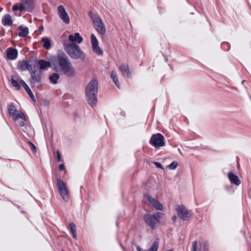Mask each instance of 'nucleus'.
<instances>
[{
    "mask_svg": "<svg viewBox=\"0 0 251 251\" xmlns=\"http://www.w3.org/2000/svg\"><path fill=\"white\" fill-rule=\"evenodd\" d=\"M51 62L56 71L58 66L66 76L72 77L75 75V68L64 52L57 53L56 56L51 58Z\"/></svg>",
    "mask_w": 251,
    "mask_h": 251,
    "instance_id": "obj_1",
    "label": "nucleus"
},
{
    "mask_svg": "<svg viewBox=\"0 0 251 251\" xmlns=\"http://www.w3.org/2000/svg\"><path fill=\"white\" fill-rule=\"evenodd\" d=\"M98 81L92 79L87 84L85 89V100L91 107L95 106L98 102Z\"/></svg>",
    "mask_w": 251,
    "mask_h": 251,
    "instance_id": "obj_2",
    "label": "nucleus"
},
{
    "mask_svg": "<svg viewBox=\"0 0 251 251\" xmlns=\"http://www.w3.org/2000/svg\"><path fill=\"white\" fill-rule=\"evenodd\" d=\"M63 45L65 50L71 58L74 59H80L83 61L84 60L85 54L76 43H70L69 45H65L64 44Z\"/></svg>",
    "mask_w": 251,
    "mask_h": 251,
    "instance_id": "obj_3",
    "label": "nucleus"
},
{
    "mask_svg": "<svg viewBox=\"0 0 251 251\" xmlns=\"http://www.w3.org/2000/svg\"><path fill=\"white\" fill-rule=\"evenodd\" d=\"M88 14L95 26L97 31L101 35L105 34L106 32L105 26L100 16L91 11L89 12Z\"/></svg>",
    "mask_w": 251,
    "mask_h": 251,
    "instance_id": "obj_4",
    "label": "nucleus"
},
{
    "mask_svg": "<svg viewBox=\"0 0 251 251\" xmlns=\"http://www.w3.org/2000/svg\"><path fill=\"white\" fill-rule=\"evenodd\" d=\"M31 77L29 79V84L32 88L35 86V84L38 85V88L42 86V72L41 71H37L36 69H33L29 71Z\"/></svg>",
    "mask_w": 251,
    "mask_h": 251,
    "instance_id": "obj_5",
    "label": "nucleus"
},
{
    "mask_svg": "<svg viewBox=\"0 0 251 251\" xmlns=\"http://www.w3.org/2000/svg\"><path fill=\"white\" fill-rule=\"evenodd\" d=\"M57 187L61 196L65 201H68L69 200L68 191L65 182L60 178H57Z\"/></svg>",
    "mask_w": 251,
    "mask_h": 251,
    "instance_id": "obj_6",
    "label": "nucleus"
},
{
    "mask_svg": "<svg viewBox=\"0 0 251 251\" xmlns=\"http://www.w3.org/2000/svg\"><path fill=\"white\" fill-rule=\"evenodd\" d=\"M176 210L178 217L184 221H188L192 215V211L187 210L182 204L177 206Z\"/></svg>",
    "mask_w": 251,
    "mask_h": 251,
    "instance_id": "obj_7",
    "label": "nucleus"
},
{
    "mask_svg": "<svg viewBox=\"0 0 251 251\" xmlns=\"http://www.w3.org/2000/svg\"><path fill=\"white\" fill-rule=\"evenodd\" d=\"M149 143L155 148L163 147L165 145L164 137L162 134L159 133L153 134L151 136Z\"/></svg>",
    "mask_w": 251,
    "mask_h": 251,
    "instance_id": "obj_8",
    "label": "nucleus"
},
{
    "mask_svg": "<svg viewBox=\"0 0 251 251\" xmlns=\"http://www.w3.org/2000/svg\"><path fill=\"white\" fill-rule=\"evenodd\" d=\"M143 220L147 225L152 229L157 227V221L155 217L152 214L147 213L143 216Z\"/></svg>",
    "mask_w": 251,
    "mask_h": 251,
    "instance_id": "obj_9",
    "label": "nucleus"
},
{
    "mask_svg": "<svg viewBox=\"0 0 251 251\" xmlns=\"http://www.w3.org/2000/svg\"><path fill=\"white\" fill-rule=\"evenodd\" d=\"M91 42L92 44V49L94 52L99 55L103 54V51L99 46V42L94 34L91 35Z\"/></svg>",
    "mask_w": 251,
    "mask_h": 251,
    "instance_id": "obj_10",
    "label": "nucleus"
},
{
    "mask_svg": "<svg viewBox=\"0 0 251 251\" xmlns=\"http://www.w3.org/2000/svg\"><path fill=\"white\" fill-rule=\"evenodd\" d=\"M5 52L7 57L9 60H15L18 57V51L15 48L9 47L6 49Z\"/></svg>",
    "mask_w": 251,
    "mask_h": 251,
    "instance_id": "obj_11",
    "label": "nucleus"
},
{
    "mask_svg": "<svg viewBox=\"0 0 251 251\" xmlns=\"http://www.w3.org/2000/svg\"><path fill=\"white\" fill-rule=\"evenodd\" d=\"M18 69H20L22 71L28 70L29 72L31 70L33 69V66L30 64L28 61L23 60L18 62Z\"/></svg>",
    "mask_w": 251,
    "mask_h": 251,
    "instance_id": "obj_12",
    "label": "nucleus"
},
{
    "mask_svg": "<svg viewBox=\"0 0 251 251\" xmlns=\"http://www.w3.org/2000/svg\"><path fill=\"white\" fill-rule=\"evenodd\" d=\"M119 68L124 77L127 78L131 77L132 72L127 64L122 63L120 65Z\"/></svg>",
    "mask_w": 251,
    "mask_h": 251,
    "instance_id": "obj_13",
    "label": "nucleus"
},
{
    "mask_svg": "<svg viewBox=\"0 0 251 251\" xmlns=\"http://www.w3.org/2000/svg\"><path fill=\"white\" fill-rule=\"evenodd\" d=\"M227 176L231 183L234 184L237 186H238L240 184L241 181L239 177L235 175L234 173L231 172H229L228 173Z\"/></svg>",
    "mask_w": 251,
    "mask_h": 251,
    "instance_id": "obj_14",
    "label": "nucleus"
},
{
    "mask_svg": "<svg viewBox=\"0 0 251 251\" xmlns=\"http://www.w3.org/2000/svg\"><path fill=\"white\" fill-rule=\"evenodd\" d=\"M68 39L70 43H75V41L78 44L81 43L83 41V38L78 32L75 33L74 36L72 34H70L68 36Z\"/></svg>",
    "mask_w": 251,
    "mask_h": 251,
    "instance_id": "obj_15",
    "label": "nucleus"
},
{
    "mask_svg": "<svg viewBox=\"0 0 251 251\" xmlns=\"http://www.w3.org/2000/svg\"><path fill=\"white\" fill-rule=\"evenodd\" d=\"M21 2L23 3L26 7V11L31 12L34 8V0H21Z\"/></svg>",
    "mask_w": 251,
    "mask_h": 251,
    "instance_id": "obj_16",
    "label": "nucleus"
},
{
    "mask_svg": "<svg viewBox=\"0 0 251 251\" xmlns=\"http://www.w3.org/2000/svg\"><path fill=\"white\" fill-rule=\"evenodd\" d=\"M20 82H21V84L22 85V86L25 88V91L28 94V95L30 97V98H31V99L32 100H33V101H35L36 100H35V97H34L33 93L32 92L31 89L29 87V86L27 85V84L25 82V81L22 79L20 80Z\"/></svg>",
    "mask_w": 251,
    "mask_h": 251,
    "instance_id": "obj_17",
    "label": "nucleus"
},
{
    "mask_svg": "<svg viewBox=\"0 0 251 251\" xmlns=\"http://www.w3.org/2000/svg\"><path fill=\"white\" fill-rule=\"evenodd\" d=\"M1 23L4 26L11 25L13 23L11 16L8 14H5L2 18Z\"/></svg>",
    "mask_w": 251,
    "mask_h": 251,
    "instance_id": "obj_18",
    "label": "nucleus"
},
{
    "mask_svg": "<svg viewBox=\"0 0 251 251\" xmlns=\"http://www.w3.org/2000/svg\"><path fill=\"white\" fill-rule=\"evenodd\" d=\"M38 65L39 67V71L44 70L47 67H51V63L49 61H46L44 59H40L38 61Z\"/></svg>",
    "mask_w": 251,
    "mask_h": 251,
    "instance_id": "obj_19",
    "label": "nucleus"
},
{
    "mask_svg": "<svg viewBox=\"0 0 251 251\" xmlns=\"http://www.w3.org/2000/svg\"><path fill=\"white\" fill-rule=\"evenodd\" d=\"M18 30L20 31L18 33V36L21 37H25L29 33L28 28L27 27H23L22 25H20L18 27Z\"/></svg>",
    "mask_w": 251,
    "mask_h": 251,
    "instance_id": "obj_20",
    "label": "nucleus"
},
{
    "mask_svg": "<svg viewBox=\"0 0 251 251\" xmlns=\"http://www.w3.org/2000/svg\"><path fill=\"white\" fill-rule=\"evenodd\" d=\"M159 238L156 237L153 241L151 247L147 250L144 251H157L159 244Z\"/></svg>",
    "mask_w": 251,
    "mask_h": 251,
    "instance_id": "obj_21",
    "label": "nucleus"
},
{
    "mask_svg": "<svg viewBox=\"0 0 251 251\" xmlns=\"http://www.w3.org/2000/svg\"><path fill=\"white\" fill-rule=\"evenodd\" d=\"M60 78L59 75L57 73H54L49 76L50 81L53 84H57L58 80Z\"/></svg>",
    "mask_w": 251,
    "mask_h": 251,
    "instance_id": "obj_22",
    "label": "nucleus"
},
{
    "mask_svg": "<svg viewBox=\"0 0 251 251\" xmlns=\"http://www.w3.org/2000/svg\"><path fill=\"white\" fill-rule=\"evenodd\" d=\"M41 42L43 43V47L47 50H49L51 47V43L50 40L47 37H43L41 39Z\"/></svg>",
    "mask_w": 251,
    "mask_h": 251,
    "instance_id": "obj_23",
    "label": "nucleus"
},
{
    "mask_svg": "<svg viewBox=\"0 0 251 251\" xmlns=\"http://www.w3.org/2000/svg\"><path fill=\"white\" fill-rule=\"evenodd\" d=\"M111 77L113 80V81L115 84L116 86L120 88V83L118 79V76L116 71L113 70L111 72Z\"/></svg>",
    "mask_w": 251,
    "mask_h": 251,
    "instance_id": "obj_24",
    "label": "nucleus"
},
{
    "mask_svg": "<svg viewBox=\"0 0 251 251\" xmlns=\"http://www.w3.org/2000/svg\"><path fill=\"white\" fill-rule=\"evenodd\" d=\"M7 109L10 116H14L16 115L15 112L17 111V109L15 106L13 104H8Z\"/></svg>",
    "mask_w": 251,
    "mask_h": 251,
    "instance_id": "obj_25",
    "label": "nucleus"
},
{
    "mask_svg": "<svg viewBox=\"0 0 251 251\" xmlns=\"http://www.w3.org/2000/svg\"><path fill=\"white\" fill-rule=\"evenodd\" d=\"M14 75L11 76V84L14 87H15L16 88V90H19L21 88V83L20 82H19L17 80L15 79L14 78Z\"/></svg>",
    "mask_w": 251,
    "mask_h": 251,
    "instance_id": "obj_26",
    "label": "nucleus"
},
{
    "mask_svg": "<svg viewBox=\"0 0 251 251\" xmlns=\"http://www.w3.org/2000/svg\"><path fill=\"white\" fill-rule=\"evenodd\" d=\"M69 227L73 234V238L76 239L77 237V233L75 230L76 225L74 223H71L69 224Z\"/></svg>",
    "mask_w": 251,
    "mask_h": 251,
    "instance_id": "obj_27",
    "label": "nucleus"
},
{
    "mask_svg": "<svg viewBox=\"0 0 251 251\" xmlns=\"http://www.w3.org/2000/svg\"><path fill=\"white\" fill-rule=\"evenodd\" d=\"M60 18L65 24H68L70 23V18L67 12L62 14V15L60 16Z\"/></svg>",
    "mask_w": 251,
    "mask_h": 251,
    "instance_id": "obj_28",
    "label": "nucleus"
},
{
    "mask_svg": "<svg viewBox=\"0 0 251 251\" xmlns=\"http://www.w3.org/2000/svg\"><path fill=\"white\" fill-rule=\"evenodd\" d=\"M201 243L195 241L193 244L192 251H200Z\"/></svg>",
    "mask_w": 251,
    "mask_h": 251,
    "instance_id": "obj_29",
    "label": "nucleus"
},
{
    "mask_svg": "<svg viewBox=\"0 0 251 251\" xmlns=\"http://www.w3.org/2000/svg\"><path fill=\"white\" fill-rule=\"evenodd\" d=\"M21 118L23 119L24 120H26L25 116L24 113L22 112L21 113H19L18 114H16L13 117V119L14 121L17 120L18 119Z\"/></svg>",
    "mask_w": 251,
    "mask_h": 251,
    "instance_id": "obj_30",
    "label": "nucleus"
},
{
    "mask_svg": "<svg viewBox=\"0 0 251 251\" xmlns=\"http://www.w3.org/2000/svg\"><path fill=\"white\" fill-rule=\"evenodd\" d=\"M152 206H153L156 210H161L162 209L163 206L158 201L156 200L152 204Z\"/></svg>",
    "mask_w": 251,
    "mask_h": 251,
    "instance_id": "obj_31",
    "label": "nucleus"
},
{
    "mask_svg": "<svg viewBox=\"0 0 251 251\" xmlns=\"http://www.w3.org/2000/svg\"><path fill=\"white\" fill-rule=\"evenodd\" d=\"M177 165V162L176 161H174L172 162L171 164H170L168 166V167L170 170H174L176 168Z\"/></svg>",
    "mask_w": 251,
    "mask_h": 251,
    "instance_id": "obj_32",
    "label": "nucleus"
},
{
    "mask_svg": "<svg viewBox=\"0 0 251 251\" xmlns=\"http://www.w3.org/2000/svg\"><path fill=\"white\" fill-rule=\"evenodd\" d=\"M144 198H145L151 204H152L157 200L152 196L149 195H144Z\"/></svg>",
    "mask_w": 251,
    "mask_h": 251,
    "instance_id": "obj_33",
    "label": "nucleus"
},
{
    "mask_svg": "<svg viewBox=\"0 0 251 251\" xmlns=\"http://www.w3.org/2000/svg\"><path fill=\"white\" fill-rule=\"evenodd\" d=\"M57 9L59 17L62 15V14L66 13L65 9L63 5H59L57 8Z\"/></svg>",
    "mask_w": 251,
    "mask_h": 251,
    "instance_id": "obj_34",
    "label": "nucleus"
},
{
    "mask_svg": "<svg viewBox=\"0 0 251 251\" xmlns=\"http://www.w3.org/2000/svg\"><path fill=\"white\" fill-rule=\"evenodd\" d=\"M230 45L227 42H224L221 44V48L224 50L226 51L229 49Z\"/></svg>",
    "mask_w": 251,
    "mask_h": 251,
    "instance_id": "obj_35",
    "label": "nucleus"
},
{
    "mask_svg": "<svg viewBox=\"0 0 251 251\" xmlns=\"http://www.w3.org/2000/svg\"><path fill=\"white\" fill-rule=\"evenodd\" d=\"M162 215V214L160 212H157L155 214H152L155 217L157 223L160 222V219L161 218Z\"/></svg>",
    "mask_w": 251,
    "mask_h": 251,
    "instance_id": "obj_36",
    "label": "nucleus"
},
{
    "mask_svg": "<svg viewBox=\"0 0 251 251\" xmlns=\"http://www.w3.org/2000/svg\"><path fill=\"white\" fill-rule=\"evenodd\" d=\"M19 10H20L21 12H22L23 11H26V5H25L22 2H21V3L19 5Z\"/></svg>",
    "mask_w": 251,
    "mask_h": 251,
    "instance_id": "obj_37",
    "label": "nucleus"
},
{
    "mask_svg": "<svg viewBox=\"0 0 251 251\" xmlns=\"http://www.w3.org/2000/svg\"><path fill=\"white\" fill-rule=\"evenodd\" d=\"M153 164L157 168H160L162 170H164V168L163 165L159 162H153Z\"/></svg>",
    "mask_w": 251,
    "mask_h": 251,
    "instance_id": "obj_38",
    "label": "nucleus"
},
{
    "mask_svg": "<svg viewBox=\"0 0 251 251\" xmlns=\"http://www.w3.org/2000/svg\"><path fill=\"white\" fill-rule=\"evenodd\" d=\"M28 143L31 146V150L33 152H35L36 151V148L35 146L31 142L29 141Z\"/></svg>",
    "mask_w": 251,
    "mask_h": 251,
    "instance_id": "obj_39",
    "label": "nucleus"
},
{
    "mask_svg": "<svg viewBox=\"0 0 251 251\" xmlns=\"http://www.w3.org/2000/svg\"><path fill=\"white\" fill-rule=\"evenodd\" d=\"M56 154H57V159L58 162H61V155L60 154V152L59 151H56Z\"/></svg>",
    "mask_w": 251,
    "mask_h": 251,
    "instance_id": "obj_40",
    "label": "nucleus"
},
{
    "mask_svg": "<svg viewBox=\"0 0 251 251\" xmlns=\"http://www.w3.org/2000/svg\"><path fill=\"white\" fill-rule=\"evenodd\" d=\"M50 101L47 100V99H43L42 100V103L44 105L47 106L50 104Z\"/></svg>",
    "mask_w": 251,
    "mask_h": 251,
    "instance_id": "obj_41",
    "label": "nucleus"
},
{
    "mask_svg": "<svg viewBox=\"0 0 251 251\" xmlns=\"http://www.w3.org/2000/svg\"><path fill=\"white\" fill-rule=\"evenodd\" d=\"M12 10L14 12L19 10V5L14 4L12 7Z\"/></svg>",
    "mask_w": 251,
    "mask_h": 251,
    "instance_id": "obj_42",
    "label": "nucleus"
},
{
    "mask_svg": "<svg viewBox=\"0 0 251 251\" xmlns=\"http://www.w3.org/2000/svg\"><path fill=\"white\" fill-rule=\"evenodd\" d=\"M118 110L120 111V114L121 116L124 117H126V112L125 111H123V110H122L121 109H118Z\"/></svg>",
    "mask_w": 251,
    "mask_h": 251,
    "instance_id": "obj_43",
    "label": "nucleus"
},
{
    "mask_svg": "<svg viewBox=\"0 0 251 251\" xmlns=\"http://www.w3.org/2000/svg\"><path fill=\"white\" fill-rule=\"evenodd\" d=\"M59 168L60 171H63L65 170V165L63 163H62L59 165Z\"/></svg>",
    "mask_w": 251,
    "mask_h": 251,
    "instance_id": "obj_44",
    "label": "nucleus"
},
{
    "mask_svg": "<svg viewBox=\"0 0 251 251\" xmlns=\"http://www.w3.org/2000/svg\"><path fill=\"white\" fill-rule=\"evenodd\" d=\"M137 251H145L142 248H141L139 246H138L137 247Z\"/></svg>",
    "mask_w": 251,
    "mask_h": 251,
    "instance_id": "obj_45",
    "label": "nucleus"
},
{
    "mask_svg": "<svg viewBox=\"0 0 251 251\" xmlns=\"http://www.w3.org/2000/svg\"><path fill=\"white\" fill-rule=\"evenodd\" d=\"M177 219V217L176 216V215H174L173 217H172V220L175 222L176 221V220Z\"/></svg>",
    "mask_w": 251,
    "mask_h": 251,
    "instance_id": "obj_46",
    "label": "nucleus"
},
{
    "mask_svg": "<svg viewBox=\"0 0 251 251\" xmlns=\"http://www.w3.org/2000/svg\"><path fill=\"white\" fill-rule=\"evenodd\" d=\"M19 125L21 126H25V123L24 121H21L20 122V124H19Z\"/></svg>",
    "mask_w": 251,
    "mask_h": 251,
    "instance_id": "obj_47",
    "label": "nucleus"
},
{
    "mask_svg": "<svg viewBox=\"0 0 251 251\" xmlns=\"http://www.w3.org/2000/svg\"><path fill=\"white\" fill-rule=\"evenodd\" d=\"M0 34L1 35L3 36L5 34V31L3 29H2L1 31H0Z\"/></svg>",
    "mask_w": 251,
    "mask_h": 251,
    "instance_id": "obj_48",
    "label": "nucleus"
},
{
    "mask_svg": "<svg viewBox=\"0 0 251 251\" xmlns=\"http://www.w3.org/2000/svg\"><path fill=\"white\" fill-rule=\"evenodd\" d=\"M14 205H15L18 209L20 208V206L18 205L17 204L14 203Z\"/></svg>",
    "mask_w": 251,
    "mask_h": 251,
    "instance_id": "obj_49",
    "label": "nucleus"
},
{
    "mask_svg": "<svg viewBox=\"0 0 251 251\" xmlns=\"http://www.w3.org/2000/svg\"><path fill=\"white\" fill-rule=\"evenodd\" d=\"M39 30H43V26H41L39 27Z\"/></svg>",
    "mask_w": 251,
    "mask_h": 251,
    "instance_id": "obj_50",
    "label": "nucleus"
},
{
    "mask_svg": "<svg viewBox=\"0 0 251 251\" xmlns=\"http://www.w3.org/2000/svg\"><path fill=\"white\" fill-rule=\"evenodd\" d=\"M165 251H173V250H166Z\"/></svg>",
    "mask_w": 251,
    "mask_h": 251,
    "instance_id": "obj_51",
    "label": "nucleus"
},
{
    "mask_svg": "<svg viewBox=\"0 0 251 251\" xmlns=\"http://www.w3.org/2000/svg\"><path fill=\"white\" fill-rule=\"evenodd\" d=\"M116 225H117V226H118V222H116Z\"/></svg>",
    "mask_w": 251,
    "mask_h": 251,
    "instance_id": "obj_52",
    "label": "nucleus"
},
{
    "mask_svg": "<svg viewBox=\"0 0 251 251\" xmlns=\"http://www.w3.org/2000/svg\"><path fill=\"white\" fill-rule=\"evenodd\" d=\"M21 212H22V213H24L25 212H24V211H21Z\"/></svg>",
    "mask_w": 251,
    "mask_h": 251,
    "instance_id": "obj_53",
    "label": "nucleus"
},
{
    "mask_svg": "<svg viewBox=\"0 0 251 251\" xmlns=\"http://www.w3.org/2000/svg\"><path fill=\"white\" fill-rule=\"evenodd\" d=\"M250 9H251V5H250Z\"/></svg>",
    "mask_w": 251,
    "mask_h": 251,
    "instance_id": "obj_54",
    "label": "nucleus"
}]
</instances>
